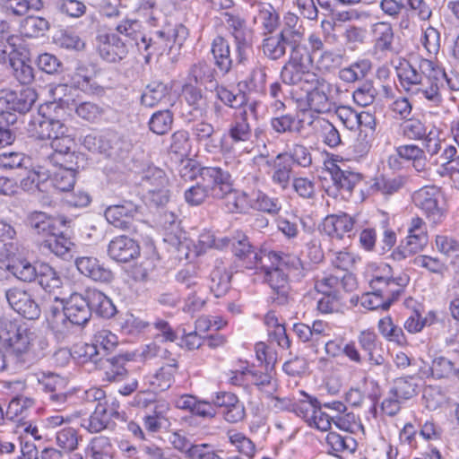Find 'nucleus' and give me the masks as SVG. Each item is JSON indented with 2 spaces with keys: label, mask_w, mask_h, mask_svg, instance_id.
<instances>
[{
  "label": "nucleus",
  "mask_w": 459,
  "mask_h": 459,
  "mask_svg": "<svg viewBox=\"0 0 459 459\" xmlns=\"http://www.w3.org/2000/svg\"><path fill=\"white\" fill-rule=\"evenodd\" d=\"M365 277L371 289L361 298V305L369 309H388L391 303L403 291L410 277L403 273H394L385 263H370L365 270Z\"/></svg>",
  "instance_id": "obj_1"
},
{
  "label": "nucleus",
  "mask_w": 459,
  "mask_h": 459,
  "mask_svg": "<svg viewBox=\"0 0 459 459\" xmlns=\"http://www.w3.org/2000/svg\"><path fill=\"white\" fill-rule=\"evenodd\" d=\"M401 87L412 95L421 94L428 100H437V82L443 81L439 66L426 58L420 60L418 67L406 62L396 68Z\"/></svg>",
  "instance_id": "obj_2"
},
{
  "label": "nucleus",
  "mask_w": 459,
  "mask_h": 459,
  "mask_svg": "<svg viewBox=\"0 0 459 459\" xmlns=\"http://www.w3.org/2000/svg\"><path fill=\"white\" fill-rule=\"evenodd\" d=\"M253 117H255V103L246 104L234 114L227 133L221 137V154L223 157L235 160L238 144L250 140L252 129L249 120Z\"/></svg>",
  "instance_id": "obj_3"
},
{
  "label": "nucleus",
  "mask_w": 459,
  "mask_h": 459,
  "mask_svg": "<svg viewBox=\"0 0 459 459\" xmlns=\"http://www.w3.org/2000/svg\"><path fill=\"white\" fill-rule=\"evenodd\" d=\"M74 138L70 134L51 140L50 149H42L40 156L44 165H72L78 161L79 155L73 150Z\"/></svg>",
  "instance_id": "obj_4"
},
{
  "label": "nucleus",
  "mask_w": 459,
  "mask_h": 459,
  "mask_svg": "<svg viewBox=\"0 0 459 459\" xmlns=\"http://www.w3.org/2000/svg\"><path fill=\"white\" fill-rule=\"evenodd\" d=\"M304 91L307 108L316 113H329L335 108L332 86L325 80L316 76Z\"/></svg>",
  "instance_id": "obj_5"
},
{
  "label": "nucleus",
  "mask_w": 459,
  "mask_h": 459,
  "mask_svg": "<svg viewBox=\"0 0 459 459\" xmlns=\"http://www.w3.org/2000/svg\"><path fill=\"white\" fill-rule=\"evenodd\" d=\"M153 325L158 333L152 342L143 347L141 355L145 359L160 358L169 361L170 351H169V345L160 342L163 341L174 342L177 338L176 333L166 321L161 319H157Z\"/></svg>",
  "instance_id": "obj_6"
},
{
  "label": "nucleus",
  "mask_w": 459,
  "mask_h": 459,
  "mask_svg": "<svg viewBox=\"0 0 459 459\" xmlns=\"http://www.w3.org/2000/svg\"><path fill=\"white\" fill-rule=\"evenodd\" d=\"M358 342L361 349L367 352L370 370H373L374 368H379L384 379L387 380L391 365L386 362L381 353L377 352V347L381 345V342L378 341L377 333L373 330H363L358 336Z\"/></svg>",
  "instance_id": "obj_7"
},
{
  "label": "nucleus",
  "mask_w": 459,
  "mask_h": 459,
  "mask_svg": "<svg viewBox=\"0 0 459 459\" xmlns=\"http://www.w3.org/2000/svg\"><path fill=\"white\" fill-rule=\"evenodd\" d=\"M440 193L434 186H425L412 195L415 205L420 208L433 223L441 221L444 209L440 206Z\"/></svg>",
  "instance_id": "obj_8"
},
{
  "label": "nucleus",
  "mask_w": 459,
  "mask_h": 459,
  "mask_svg": "<svg viewBox=\"0 0 459 459\" xmlns=\"http://www.w3.org/2000/svg\"><path fill=\"white\" fill-rule=\"evenodd\" d=\"M65 311L66 320L70 323V332L74 325H84L91 318V305L87 297L73 293L68 299L61 301Z\"/></svg>",
  "instance_id": "obj_9"
},
{
  "label": "nucleus",
  "mask_w": 459,
  "mask_h": 459,
  "mask_svg": "<svg viewBox=\"0 0 459 459\" xmlns=\"http://www.w3.org/2000/svg\"><path fill=\"white\" fill-rule=\"evenodd\" d=\"M31 136L39 139H54L69 134V128L59 119L43 116L33 118L28 128Z\"/></svg>",
  "instance_id": "obj_10"
},
{
  "label": "nucleus",
  "mask_w": 459,
  "mask_h": 459,
  "mask_svg": "<svg viewBox=\"0 0 459 459\" xmlns=\"http://www.w3.org/2000/svg\"><path fill=\"white\" fill-rule=\"evenodd\" d=\"M10 307L23 317L35 320L40 316V308L31 295L21 289H10L5 293Z\"/></svg>",
  "instance_id": "obj_11"
},
{
  "label": "nucleus",
  "mask_w": 459,
  "mask_h": 459,
  "mask_svg": "<svg viewBox=\"0 0 459 459\" xmlns=\"http://www.w3.org/2000/svg\"><path fill=\"white\" fill-rule=\"evenodd\" d=\"M269 167L267 172L272 184L280 190H287L292 181L293 167L289 160H286V154H277L273 159L266 160Z\"/></svg>",
  "instance_id": "obj_12"
},
{
  "label": "nucleus",
  "mask_w": 459,
  "mask_h": 459,
  "mask_svg": "<svg viewBox=\"0 0 459 459\" xmlns=\"http://www.w3.org/2000/svg\"><path fill=\"white\" fill-rule=\"evenodd\" d=\"M121 143L120 137L115 133L90 134L84 136L82 145L91 152L112 156L119 154Z\"/></svg>",
  "instance_id": "obj_13"
},
{
  "label": "nucleus",
  "mask_w": 459,
  "mask_h": 459,
  "mask_svg": "<svg viewBox=\"0 0 459 459\" xmlns=\"http://www.w3.org/2000/svg\"><path fill=\"white\" fill-rule=\"evenodd\" d=\"M200 177L213 198H221L231 186L230 174L220 167H204L200 170Z\"/></svg>",
  "instance_id": "obj_14"
},
{
  "label": "nucleus",
  "mask_w": 459,
  "mask_h": 459,
  "mask_svg": "<svg viewBox=\"0 0 459 459\" xmlns=\"http://www.w3.org/2000/svg\"><path fill=\"white\" fill-rule=\"evenodd\" d=\"M75 266L81 274L97 282L110 283L114 279L113 272L93 256L77 257Z\"/></svg>",
  "instance_id": "obj_15"
},
{
  "label": "nucleus",
  "mask_w": 459,
  "mask_h": 459,
  "mask_svg": "<svg viewBox=\"0 0 459 459\" xmlns=\"http://www.w3.org/2000/svg\"><path fill=\"white\" fill-rule=\"evenodd\" d=\"M137 214L138 207L132 202L111 205L105 211V218L108 222L123 230L134 229L133 223Z\"/></svg>",
  "instance_id": "obj_16"
},
{
  "label": "nucleus",
  "mask_w": 459,
  "mask_h": 459,
  "mask_svg": "<svg viewBox=\"0 0 459 459\" xmlns=\"http://www.w3.org/2000/svg\"><path fill=\"white\" fill-rule=\"evenodd\" d=\"M429 242L427 225L420 217H413L408 226V235L403 246L404 253L421 251Z\"/></svg>",
  "instance_id": "obj_17"
},
{
  "label": "nucleus",
  "mask_w": 459,
  "mask_h": 459,
  "mask_svg": "<svg viewBox=\"0 0 459 459\" xmlns=\"http://www.w3.org/2000/svg\"><path fill=\"white\" fill-rule=\"evenodd\" d=\"M140 254L138 244L126 236L114 238L108 244V256L119 263H127L137 257Z\"/></svg>",
  "instance_id": "obj_18"
},
{
  "label": "nucleus",
  "mask_w": 459,
  "mask_h": 459,
  "mask_svg": "<svg viewBox=\"0 0 459 459\" xmlns=\"http://www.w3.org/2000/svg\"><path fill=\"white\" fill-rule=\"evenodd\" d=\"M177 368V360L172 358L169 362L160 367L154 373L146 375L143 378L144 383L152 388V392L165 391L171 386Z\"/></svg>",
  "instance_id": "obj_19"
},
{
  "label": "nucleus",
  "mask_w": 459,
  "mask_h": 459,
  "mask_svg": "<svg viewBox=\"0 0 459 459\" xmlns=\"http://www.w3.org/2000/svg\"><path fill=\"white\" fill-rule=\"evenodd\" d=\"M317 75L306 70L303 65H296L293 62H288L281 69V78L282 82L289 85H300L304 90Z\"/></svg>",
  "instance_id": "obj_20"
},
{
  "label": "nucleus",
  "mask_w": 459,
  "mask_h": 459,
  "mask_svg": "<svg viewBox=\"0 0 459 459\" xmlns=\"http://www.w3.org/2000/svg\"><path fill=\"white\" fill-rule=\"evenodd\" d=\"M27 221L30 229L42 236L56 235L59 232L58 226L62 221L51 217L43 212H32L28 215Z\"/></svg>",
  "instance_id": "obj_21"
},
{
  "label": "nucleus",
  "mask_w": 459,
  "mask_h": 459,
  "mask_svg": "<svg viewBox=\"0 0 459 459\" xmlns=\"http://www.w3.org/2000/svg\"><path fill=\"white\" fill-rule=\"evenodd\" d=\"M355 219L346 213L329 215L324 221V230L332 238H342L351 233Z\"/></svg>",
  "instance_id": "obj_22"
},
{
  "label": "nucleus",
  "mask_w": 459,
  "mask_h": 459,
  "mask_svg": "<svg viewBox=\"0 0 459 459\" xmlns=\"http://www.w3.org/2000/svg\"><path fill=\"white\" fill-rule=\"evenodd\" d=\"M182 95L191 112L195 117H203L209 107L205 92L199 87L188 82L183 86Z\"/></svg>",
  "instance_id": "obj_23"
},
{
  "label": "nucleus",
  "mask_w": 459,
  "mask_h": 459,
  "mask_svg": "<svg viewBox=\"0 0 459 459\" xmlns=\"http://www.w3.org/2000/svg\"><path fill=\"white\" fill-rule=\"evenodd\" d=\"M292 38L288 31L271 35L263 40V52L266 57L271 60H278L286 54L287 46L292 43Z\"/></svg>",
  "instance_id": "obj_24"
},
{
  "label": "nucleus",
  "mask_w": 459,
  "mask_h": 459,
  "mask_svg": "<svg viewBox=\"0 0 459 459\" xmlns=\"http://www.w3.org/2000/svg\"><path fill=\"white\" fill-rule=\"evenodd\" d=\"M232 249L236 256L240 259H248L251 265H264V259H266L264 255L267 252H261L260 254L255 252L247 237L243 233L238 232L233 238Z\"/></svg>",
  "instance_id": "obj_25"
},
{
  "label": "nucleus",
  "mask_w": 459,
  "mask_h": 459,
  "mask_svg": "<svg viewBox=\"0 0 459 459\" xmlns=\"http://www.w3.org/2000/svg\"><path fill=\"white\" fill-rule=\"evenodd\" d=\"M56 170H48L52 176V184L59 191L66 192L73 189L75 174L79 168L78 161L72 165H52Z\"/></svg>",
  "instance_id": "obj_26"
},
{
  "label": "nucleus",
  "mask_w": 459,
  "mask_h": 459,
  "mask_svg": "<svg viewBox=\"0 0 459 459\" xmlns=\"http://www.w3.org/2000/svg\"><path fill=\"white\" fill-rule=\"evenodd\" d=\"M37 339L35 330L23 323L7 348L16 355L26 354L33 350Z\"/></svg>",
  "instance_id": "obj_27"
},
{
  "label": "nucleus",
  "mask_w": 459,
  "mask_h": 459,
  "mask_svg": "<svg viewBox=\"0 0 459 459\" xmlns=\"http://www.w3.org/2000/svg\"><path fill=\"white\" fill-rule=\"evenodd\" d=\"M264 256L273 266H280L295 277L303 276L304 266L299 256L277 251H268Z\"/></svg>",
  "instance_id": "obj_28"
},
{
  "label": "nucleus",
  "mask_w": 459,
  "mask_h": 459,
  "mask_svg": "<svg viewBox=\"0 0 459 459\" xmlns=\"http://www.w3.org/2000/svg\"><path fill=\"white\" fill-rule=\"evenodd\" d=\"M100 56L108 62H117L123 59L127 49L126 44L115 34L104 36V40L99 47Z\"/></svg>",
  "instance_id": "obj_29"
},
{
  "label": "nucleus",
  "mask_w": 459,
  "mask_h": 459,
  "mask_svg": "<svg viewBox=\"0 0 459 459\" xmlns=\"http://www.w3.org/2000/svg\"><path fill=\"white\" fill-rule=\"evenodd\" d=\"M55 300L58 301L59 305H52L48 307L47 319L56 335L58 338H64L70 333V323L66 320L65 311L61 305L62 300L57 298H55Z\"/></svg>",
  "instance_id": "obj_30"
},
{
  "label": "nucleus",
  "mask_w": 459,
  "mask_h": 459,
  "mask_svg": "<svg viewBox=\"0 0 459 459\" xmlns=\"http://www.w3.org/2000/svg\"><path fill=\"white\" fill-rule=\"evenodd\" d=\"M375 48L379 51H390L393 48L394 30L387 22H377L370 26Z\"/></svg>",
  "instance_id": "obj_31"
},
{
  "label": "nucleus",
  "mask_w": 459,
  "mask_h": 459,
  "mask_svg": "<svg viewBox=\"0 0 459 459\" xmlns=\"http://www.w3.org/2000/svg\"><path fill=\"white\" fill-rule=\"evenodd\" d=\"M273 368L265 369L266 372H261L258 369L247 370L245 374L247 380L256 386L257 390L265 396H272L277 390V383L272 375Z\"/></svg>",
  "instance_id": "obj_32"
},
{
  "label": "nucleus",
  "mask_w": 459,
  "mask_h": 459,
  "mask_svg": "<svg viewBox=\"0 0 459 459\" xmlns=\"http://www.w3.org/2000/svg\"><path fill=\"white\" fill-rule=\"evenodd\" d=\"M249 207L271 215H276L281 209V204L277 197H272L266 193L257 190L249 194Z\"/></svg>",
  "instance_id": "obj_33"
},
{
  "label": "nucleus",
  "mask_w": 459,
  "mask_h": 459,
  "mask_svg": "<svg viewBox=\"0 0 459 459\" xmlns=\"http://www.w3.org/2000/svg\"><path fill=\"white\" fill-rule=\"evenodd\" d=\"M397 155L407 161H411L413 169L419 172L427 169V156L423 149L416 144H403L396 148Z\"/></svg>",
  "instance_id": "obj_34"
},
{
  "label": "nucleus",
  "mask_w": 459,
  "mask_h": 459,
  "mask_svg": "<svg viewBox=\"0 0 459 459\" xmlns=\"http://www.w3.org/2000/svg\"><path fill=\"white\" fill-rule=\"evenodd\" d=\"M33 405L34 400L30 397H14L7 406L5 418L8 420L22 422L28 418Z\"/></svg>",
  "instance_id": "obj_35"
},
{
  "label": "nucleus",
  "mask_w": 459,
  "mask_h": 459,
  "mask_svg": "<svg viewBox=\"0 0 459 459\" xmlns=\"http://www.w3.org/2000/svg\"><path fill=\"white\" fill-rule=\"evenodd\" d=\"M9 94L12 96H8L10 112L25 113L31 108L38 99V94L32 88H24L19 92L9 91Z\"/></svg>",
  "instance_id": "obj_36"
},
{
  "label": "nucleus",
  "mask_w": 459,
  "mask_h": 459,
  "mask_svg": "<svg viewBox=\"0 0 459 459\" xmlns=\"http://www.w3.org/2000/svg\"><path fill=\"white\" fill-rule=\"evenodd\" d=\"M49 28L50 23L46 18L28 15L21 22L19 30L23 37L33 39L45 35Z\"/></svg>",
  "instance_id": "obj_37"
},
{
  "label": "nucleus",
  "mask_w": 459,
  "mask_h": 459,
  "mask_svg": "<svg viewBox=\"0 0 459 459\" xmlns=\"http://www.w3.org/2000/svg\"><path fill=\"white\" fill-rule=\"evenodd\" d=\"M212 53L217 67L223 74L228 73L232 65L228 41L224 38L217 36L212 43Z\"/></svg>",
  "instance_id": "obj_38"
},
{
  "label": "nucleus",
  "mask_w": 459,
  "mask_h": 459,
  "mask_svg": "<svg viewBox=\"0 0 459 459\" xmlns=\"http://www.w3.org/2000/svg\"><path fill=\"white\" fill-rule=\"evenodd\" d=\"M112 420L106 414L102 405L97 404L94 411L86 418L82 419L81 427L90 433H98L110 428Z\"/></svg>",
  "instance_id": "obj_39"
},
{
  "label": "nucleus",
  "mask_w": 459,
  "mask_h": 459,
  "mask_svg": "<svg viewBox=\"0 0 459 459\" xmlns=\"http://www.w3.org/2000/svg\"><path fill=\"white\" fill-rule=\"evenodd\" d=\"M85 453L91 459H113L115 448L108 437L99 436L90 441Z\"/></svg>",
  "instance_id": "obj_40"
},
{
  "label": "nucleus",
  "mask_w": 459,
  "mask_h": 459,
  "mask_svg": "<svg viewBox=\"0 0 459 459\" xmlns=\"http://www.w3.org/2000/svg\"><path fill=\"white\" fill-rule=\"evenodd\" d=\"M271 128L277 134L300 133L303 121L291 114H281L273 117L270 120Z\"/></svg>",
  "instance_id": "obj_41"
},
{
  "label": "nucleus",
  "mask_w": 459,
  "mask_h": 459,
  "mask_svg": "<svg viewBox=\"0 0 459 459\" xmlns=\"http://www.w3.org/2000/svg\"><path fill=\"white\" fill-rule=\"evenodd\" d=\"M76 91L74 87L69 86L66 83H58L55 85H50L49 87V95L53 99V102L50 104V107L56 108V107H66L70 108L72 105L75 104V96L74 92Z\"/></svg>",
  "instance_id": "obj_42"
},
{
  "label": "nucleus",
  "mask_w": 459,
  "mask_h": 459,
  "mask_svg": "<svg viewBox=\"0 0 459 459\" xmlns=\"http://www.w3.org/2000/svg\"><path fill=\"white\" fill-rule=\"evenodd\" d=\"M89 302L91 305V312L95 311L99 316L109 318L113 316L116 312V307L110 299H108L104 293L93 290L88 291Z\"/></svg>",
  "instance_id": "obj_43"
},
{
  "label": "nucleus",
  "mask_w": 459,
  "mask_h": 459,
  "mask_svg": "<svg viewBox=\"0 0 459 459\" xmlns=\"http://www.w3.org/2000/svg\"><path fill=\"white\" fill-rule=\"evenodd\" d=\"M224 206L229 212H242L249 207V194L229 187V191L223 193Z\"/></svg>",
  "instance_id": "obj_44"
},
{
  "label": "nucleus",
  "mask_w": 459,
  "mask_h": 459,
  "mask_svg": "<svg viewBox=\"0 0 459 459\" xmlns=\"http://www.w3.org/2000/svg\"><path fill=\"white\" fill-rule=\"evenodd\" d=\"M372 68L368 59H359L340 70L339 77L345 82H354L364 79Z\"/></svg>",
  "instance_id": "obj_45"
},
{
  "label": "nucleus",
  "mask_w": 459,
  "mask_h": 459,
  "mask_svg": "<svg viewBox=\"0 0 459 459\" xmlns=\"http://www.w3.org/2000/svg\"><path fill=\"white\" fill-rule=\"evenodd\" d=\"M116 30L134 42L142 50V43L145 40V35L142 31V24L135 19H125L116 27Z\"/></svg>",
  "instance_id": "obj_46"
},
{
  "label": "nucleus",
  "mask_w": 459,
  "mask_h": 459,
  "mask_svg": "<svg viewBox=\"0 0 459 459\" xmlns=\"http://www.w3.org/2000/svg\"><path fill=\"white\" fill-rule=\"evenodd\" d=\"M169 99V89L161 82L149 84L141 97V103L147 108L166 102Z\"/></svg>",
  "instance_id": "obj_47"
},
{
  "label": "nucleus",
  "mask_w": 459,
  "mask_h": 459,
  "mask_svg": "<svg viewBox=\"0 0 459 459\" xmlns=\"http://www.w3.org/2000/svg\"><path fill=\"white\" fill-rule=\"evenodd\" d=\"M36 278L39 285L48 292L59 289L63 284L58 273L48 264H40L39 265Z\"/></svg>",
  "instance_id": "obj_48"
},
{
  "label": "nucleus",
  "mask_w": 459,
  "mask_h": 459,
  "mask_svg": "<svg viewBox=\"0 0 459 459\" xmlns=\"http://www.w3.org/2000/svg\"><path fill=\"white\" fill-rule=\"evenodd\" d=\"M257 13L254 17L256 24L262 26L268 32H272L278 25L279 16L273 5L258 3L255 5Z\"/></svg>",
  "instance_id": "obj_49"
},
{
  "label": "nucleus",
  "mask_w": 459,
  "mask_h": 459,
  "mask_svg": "<svg viewBox=\"0 0 459 459\" xmlns=\"http://www.w3.org/2000/svg\"><path fill=\"white\" fill-rule=\"evenodd\" d=\"M223 22L235 40L252 38V30L247 28L246 21L240 15L224 13Z\"/></svg>",
  "instance_id": "obj_50"
},
{
  "label": "nucleus",
  "mask_w": 459,
  "mask_h": 459,
  "mask_svg": "<svg viewBox=\"0 0 459 459\" xmlns=\"http://www.w3.org/2000/svg\"><path fill=\"white\" fill-rule=\"evenodd\" d=\"M328 454L335 455L337 453L353 452L357 444L351 436H341L336 432H329L325 437Z\"/></svg>",
  "instance_id": "obj_51"
},
{
  "label": "nucleus",
  "mask_w": 459,
  "mask_h": 459,
  "mask_svg": "<svg viewBox=\"0 0 459 459\" xmlns=\"http://www.w3.org/2000/svg\"><path fill=\"white\" fill-rule=\"evenodd\" d=\"M8 273L22 281H32L37 276V268L25 258L13 259L7 265Z\"/></svg>",
  "instance_id": "obj_52"
},
{
  "label": "nucleus",
  "mask_w": 459,
  "mask_h": 459,
  "mask_svg": "<svg viewBox=\"0 0 459 459\" xmlns=\"http://www.w3.org/2000/svg\"><path fill=\"white\" fill-rule=\"evenodd\" d=\"M377 328L381 335L388 342L398 345L406 344V337L401 327L394 324L390 316H385L378 321Z\"/></svg>",
  "instance_id": "obj_53"
},
{
  "label": "nucleus",
  "mask_w": 459,
  "mask_h": 459,
  "mask_svg": "<svg viewBox=\"0 0 459 459\" xmlns=\"http://www.w3.org/2000/svg\"><path fill=\"white\" fill-rule=\"evenodd\" d=\"M279 154H286V160L302 168H307L312 164V156L309 150L301 143L287 145L286 150Z\"/></svg>",
  "instance_id": "obj_54"
},
{
  "label": "nucleus",
  "mask_w": 459,
  "mask_h": 459,
  "mask_svg": "<svg viewBox=\"0 0 459 459\" xmlns=\"http://www.w3.org/2000/svg\"><path fill=\"white\" fill-rule=\"evenodd\" d=\"M331 173L334 185L347 192H351L362 178L359 173L343 170L337 166L332 169Z\"/></svg>",
  "instance_id": "obj_55"
},
{
  "label": "nucleus",
  "mask_w": 459,
  "mask_h": 459,
  "mask_svg": "<svg viewBox=\"0 0 459 459\" xmlns=\"http://www.w3.org/2000/svg\"><path fill=\"white\" fill-rule=\"evenodd\" d=\"M42 0H4V7L9 14L24 16L30 11H39L43 8Z\"/></svg>",
  "instance_id": "obj_56"
},
{
  "label": "nucleus",
  "mask_w": 459,
  "mask_h": 459,
  "mask_svg": "<svg viewBox=\"0 0 459 459\" xmlns=\"http://www.w3.org/2000/svg\"><path fill=\"white\" fill-rule=\"evenodd\" d=\"M418 383L412 377H399L394 381L391 393L403 402L412 398L417 394Z\"/></svg>",
  "instance_id": "obj_57"
},
{
  "label": "nucleus",
  "mask_w": 459,
  "mask_h": 459,
  "mask_svg": "<svg viewBox=\"0 0 459 459\" xmlns=\"http://www.w3.org/2000/svg\"><path fill=\"white\" fill-rule=\"evenodd\" d=\"M302 398L293 403L292 411L302 418L307 423L311 420L312 416L319 408L320 404L316 398L307 395L306 393H300Z\"/></svg>",
  "instance_id": "obj_58"
},
{
  "label": "nucleus",
  "mask_w": 459,
  "mask_h": 459,
  "mask_svg": "<svg viewBox=\"0 0 459 459\" xmlns=\"http://www.w3.org/2000/svg\"><path fill=\"white\" fill-rule=\"evenodd\" d=\"M172 48L170 39L163 31H158L154 38L147 39L142 43V49L148 52V55H162Z\"/></svg>",
  "instance_id": "obj_59"
},
{
  "label": "nucleus",
  "mask_w": 459,
  "mask_h": 459,
  "mask_svg": "<svg viewBox=\"0 0 459 459\" xmlns=\"http://www.w3.org/2000/svg\"><path fill=\"white\" fill-rule=\"evenodd\" d=\"M215 78L214 69L204 60L195 63L189 69L188 80L196 83L212 82Z\"/></svg>",
  "instance_id": "obj_60"
},
{
  "label": "nucleus",
  "mask_w": 459,
  "mask_h": 459,
  "mask_svg": "<svg viewBox=\"0 0 459 459\" xmlns=\"http://www.w3.org/2000/svg\"><path fill=\"white\" fill-rule=\"evenodd\" d=\"M230 443L238 453L252 459L255 455V446L253 441L241 432L230 430L227 433Z\"/></svg>",
  "instance_id": "obj_61"
},
{
  "label": "nucleus",
  "mask_w": 459,
  "mask_h": 459,
  "mask_svg": "<svg viewBox=\"0 0 459 459\" xmlns=\"http://www.w3.org/2000/svg\"><path fill=\"white\" fill-rule=\"evenodd\" d=\"M51 237L53 238L45 241L44 247H47L57 256L65 259L68 258L74 247V243L62 234L58 235L56 233V235H51Z\"/></svg>",
  "instance_id": "obj_62"
},
{
  "label": "nucleus",
  "mask_w": 459,
  "mask_h": 459,
  "mask_svg": "<svg viewBox=\"0 0 459 459\" xmlns=\"http://www.w3.org/2000/svg\"><path fill=\"white\" fill-rule=\"evenodd\" d=\"M104 379L108 382L120 381L126 374L124 359L121 358H110L102 361Z\"/></svg>",
  "instance_id": "obj_63"
},
{
  "label": "nucleus",
  "mask_w": 459,
  "mask_h": 459,
  "mask_svg": "<svg viewBox=\"0 0 459 459\" xmlns=\"http://www.w3.org/2000/svg\"><path fill=\"white\" fill-rule=\"evenodd\" d=\"M189 459H223L219 452L213 450L208 444L190 445L188 447H178Z\"/></svg>",
  "instance_id": "obj_64"
}]
</instances>
